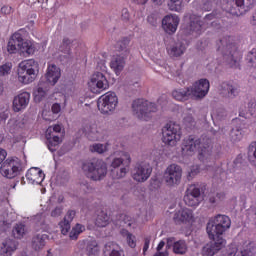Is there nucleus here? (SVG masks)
I'll list each match as a JSON object with an SVG mask.
<instances>
[{
  "label": "nucleus",
  "mask_w": 256,
  "mask_h": 256,
  "mask_svg": "<svg viewBox=\"0 0 256 256\" xmlns=\"http://www.w3.org/2000/svg\"><path fill=\"white\" fill-rule=\"evenodd\" d=\"M237 253H239V251L234 247L227 250L222 256H237Z\"/></svg>",
  "instance_id": "774afa93"
},
{
  "label": "nucleus",
  "mask_w": 256,
  "mask_h": 256,
  "mask_svg": "<svg viewBox=\"0 0 256 256\" xmlns=\"http://www.w3.org/2000/svg\"><path fill=\"white\" fill-rule=\"evenodd\" d=\"M103 253L105 256H123L121 248L114 242L106 243L103 249Z\"/></svg>",
  "instance_id": "72a5a7b5"
},
{
  "label": "nucleus",
  "mask_w": 256,
  "mask_h": 256,
  "mask_svg": "<svg viewBox=\"0 0 256 256\" xmlns=\"http://www.w3.org/2000/svg\"><path fill=\"white\" fill-rule=\"evenodd\" d=\"M100 249L97 240H88L86 242V255L87 256H99Z\"/></svg>",
  "instance_id": "4c0bfd02"
},
{
  "label": "nucleus",
  "mask_w": 256,
  "mask_h": 256,
  "mask_svg": "<svg viewBox=\"0 0 256 256\" xmlns=\"http://www.w3.org/2000/svg\"><path fill=\"white\" fill-rule=\"evenodd\" d=\"M23 127H25V122L15 118L10 119L6 125V129L9 131V133H17V131L23 129Z\"/></svg>",
  "instance_id": "f704fd0d"
},
{
  "label": "nucleus",
  "mask_w": 256,
  "mask_h": 256,
  "mask_svg": "<svg viewBox=\"0 0 256 256\" xmlns=\"http://www.w3.org/2000/svg\"><path fill=\"white\" fill-rule=\"evenodd\" d=\"M234 169L235 171H239V169H245V164H243V158L238 157L234 160Z\"/></svg>",
  "instance_id": "680f3d73"
},
{
  "label": "nucleus",
  "mask_w": 256,
  "mask_h": 256,
  "mask_svg": "<svg viewBox=\"0 0 256 256\" xmlns=\"http://www.w3.org/2000/svg\"><path fill=\"white\" fill-rule=\"evenodd\" d=\"M49 236L47 234H36L32 238V248L34 251H41L47 243Z\"/></svg>",
  "instance_id": "7c9ffc66"
},
{
  "label": "nucleus",
  "mask_w": 256,
  "mask_h": 256,
  "mask_svg": "<svg viewBox=\"0 0 256 256\" xmlns=\"http://www.w3.org/2000/svg\"><path fill=\"white\" fill-rule=\"evenodd\" d=\"M246 61L249 65V67H255L256 68V48L252 49L247 54Z\"/></svg>",
  "instance_id": "5fc2aeb1"
},
{
  "label": "nucleus",
  "mask_w": 256,
  "mask_h": 256,
  "mask_svg": "<svg viewBox=\"0 0 256 256\" xmlns=\"http://www.w3.org/2000/svg\"><path fill=\"white\" fill-rule=\"evenodd\" d=\"M181 177H183V169L177 164L169 165L164 172V181L169 187L179 185L181 183Z\"/></svg>",
  "instance_id": "dca6fc26"
},
{
  "label": "nucleus",
  "mask_w": 256,
  "mask_h": 256,
  "mask_svg": "<svg viewBox=\"0 0 256 256\" xmlns=\"http://www.w3.org/2000/svg\"><path fill=\"white\" fill-rule=\"evenodd\" d=\"M26 179L32 185H41L45 179V173L39 168H30L26 173Z\"/></svg>",
  "instance_id": "b1692460"
},
{
  "label": "nucleus",
  "mask_w": 256,
  "mask_h": 256,
  "mask_svg": "<svg viewBox=\"0 0 256 256\" xmlns=\"http://www.w3.org/2000/svg\"><path fill=\"white\" fill-rule=\"evenodd\" d=\"M231 227V219L227 215L218 214L214 220L207 223L206 231L209 239L221 237Z\"/></svg>",
  "instance_id": "39448f33"
},
{
  "label": "nucleus",
  "mask_w": 256,
  "mask_h": 256,
  "mask_svg": "<svg viewBox=\"0 0 256 256\" xmlns=\"http://www.w3.org/2000/svg\"><path fill=\"white\" fill-rule=\"evenodd\" d=\"M31 99V94L29 92H23L13 99V111L15 113H19V111H23V109L27 108L29 105V101Z\"/></svg>",
  "instance_id": "412c9836"
},
{
  "label": "nucleus",
  "mask_w": 256,
  "mask_h": 256,
  "mask_svg": "<svg viewBox=\"0 0 256 256\" xmlns=\"http://www.w3.org/2000/svg\"><path fill=\"white\" fill-rule=\"evenodd\" d=\"M185 37H199L203 33V21L195 14L188 15V22L181 29Z\"/></svg>",
  "instance_id": "9b49d317"
},
{
  "label": "nucleus",
  "mask_w": 256,
  "mask_h": 256,
  "mask_svg": "<svg viewBox=\"0 0 256 256\" xmlns=\"http://www.w3.org/2000/svg\"><path fill=\"white\" fill-rule=\"evenodd\" d=\"M83 231H85V226L76 224L69 233L71 241H77V239H79V234L83 233Z\"/></svg>",
  "instance_id": "c03bdc74"
},
{
  "label": "nucleus",
  "mask_w": 256,
  "mask_h": 256,
  "mask_svg": "<svg viewBox=\"0 0 256 256\" xmlns=\"http://www.w3.org/2000/svg\"><path fill=\"white\" fill-rule=\"evenodd\" d=\"M129 43L131 40L129 38H123L116 43V51L122 53L123 57H127L129 55Z\"/></svg>",
  "instance_id": "e433bc0d"
},
{
  "label": "nucleus",
  "mask_w": 256,
  "mask_h": 256,
  "mask_svg": "<svg viewBox=\"0 0 256 256\" xmlns=\"http://www.w3.org/2000/svg\"><path fill=\"white\" fill-rule=\"evenodd\" d=\"M179 26V16L167 15L162 20V27L166 33L173 35Z\"/></svg>",
  "instance_id": "aec40b11"
},
{
  "label": "nucleus",
  "mask_w": 256,
  "mask_h": 256,
  "mask_svg": "<svg viewBox=\"0 0 256 256\" xmlns=\"http://www.w3.org/2000/svg\"><path fill=\"white\" fill-rule=\"evenodd\" d=\"M248 160L251 165L256 167V141L252 142L248 147Z\"/></svg>",
  "instance_id": "a18cd8bd"
},
{
  "label": "nucleus",
  "mask_w": 256,
  "mask_h": 256,
  "mask_svg": "<svg viewBox=\"0 0 256 256\" xmlns=\"http://www.w3.org/2000/svg\"><path fill=\"white\" fill-rule=\"evenodd\" d=\"M210 239L212 241L205 244L201 249L202 256H215L227 244L223 236H214V238Z\"/></svg>",
  "instance_id": "2eb2a0df"
},
{
  "label": "nucleus",
  "mask_w": 256,
  "mask_h": 256,
  "mask_svg": "<svg viewBox=\"0 0 256 256\" xmlns=\"http://www.w3.org/2000/svg\"><path fill=\"white\" fill-rule=\"evenodd\" d=\"M73 42L69 38H64L59 46V52L63 53L60 55L61 61H69L73 59V52H71V44Z\"/></svg>",
  "instance_id": "393cba45"
},
{
  "label": "nucleus",
  "mask_w": 256,
  "mask_h": 256,
  "mask_svg": "<svg viewBox=\"0 0 256 256\" xmlns=\"http://www.w3.org/2000/svg\"><path fill=\"white\" fill-rule=\"evenodd\" d=\"M11 73V64H4L0 66V77H5Z\"/></svg>",
  "instance_id": "052dcab7"
},
{
  "label": "nucleus",
  "mask_w": 256,
  "mask_h": 256,
  "mask_svg": "<svg viewBox=\"0 0 256 256\" xmlns=\"http://www.w3.org/2000/svg\"><path fill=\"white\" fill-rule=\"evenodd\" d=\"M95 223L97 227H107V225L111 223V217L109 216V214H107V212L101 211L97 215Z\"/></svg>",
  "instance_id": "ea45409f"
},
{
  "label": "nucleus",
  "mask_w": 256,
  "mask_h": 256,
  "mask_svg": "<svg viewBox=\"0 0 256 256\" xmlns=\"http://www.w3.org/2000/svg\"><path fill=\"white\" fill-rule=\"evenodd\" d=\"M131 15L129 14V10L127 8H124L122 9V12H121V19L122 21H129Z\"/></svg>",
  "instance_id": "e2e57ef3"
},
{
  "label": "nucleus",
  "mask_w": 256,
  "mask_h": 256,
  "mask_svg": "<svg viewBox=\"0 0 256 256\" xmlns=\"http://www.w3.org/2000/svg\"><path fill=\"white\" fill-rule=\"evenodd\" d=\"M121 165H123V167H129V165H131V155H129V153L124 152L121 157L112 160L111 167L113 169H119Z\"/></svg>",
  "instance_id": "c85d7f7f"
},
{
  "label": "nucleus",
  "mask_w": 256,
  "mask_h": 256,
  "mask_svg": "<svg viewBox=\"0 0 256 256\" xmlns=\"http://www.w3.org/2000/svg\"><path fill=\"white\" fill-rule=\"evenodd\" d=\"M186 50L187 46H185V43L178 41L171 46L169 53L173 57H181V55H183Z\"/></svg>",
  "instance_id": "c9c22d12"
},
{
  "label": "nucleus",
  "mask_w": 256,
  "mask_h": 256,
  "mask_svg": "<svg viewBox=\"0 0 256 256\" xmlns=\"http://www.w3.org/2000/svg\"><path fill=\"white\" fill-rule=\"evenodd\" d=\"M209 80L200 79L196 81L192 87H188L190 91L191 97H195V99H204L207 97V93H209Z\"/></svg>",
  "instance_id": "a211bd4d"
},
{
  "label": "nucleus",
  "mask_w": 256,
  "mask_h": 256,
  "mask_svg": "<svg viewBox=\"0 0 256 256\" xmlns=\"http://www.w3.org/2000/svg\"><path fill=\"white\" fill-rule=\"evenodd\" d=\"M119 99L115 92H108L102 95L97 101V107L103 115H111L117 109Z\"/></svg>",
  "instance_id": "9d476101"
},
{
  "label": "nucleus",
  "mask_w": 256,
  "mask_h": 256,
  "mask_svg": "<svg viewBox=\"0 0 256 256\" xmlns=\"http://www.w3.org/2000/svg\"><path fill=\"white\" fill-rule=\"evenodd\" d=\"M219 94L225 99H235L239 95V90L237 86L229 82H223L219 86Z\"/></svg>",
  "instance_id": "4be33fe9"
},
{
  "label": "nucleus",
  "mask_w": 256,
  "mask_h": 256,
  "mask_svg": "<svg viewBox=\"0 0 256 256\" xmlns=\"http://www.w3.org/2000/svg\"><path fill=\"white\" fill-rule=\"evenodd\" d=\"M12 235L15 239H23V235H25V225L16 224L12 230Z\"/></svg>",
  "instance_id": "09e8293b"
},
{
  "label": "nucleus",
  "mask_w": 256,
  "mask_h": 256,
  "mask_svg": "<svg viewBox=\"0 0 256 256\" xmlns=\"http://www.w3.org/2000/svg\"><path fill=\"white\" fill-rule=\"evenodd\" d=\"M236 256H256L255 249L247 248L244 250H239Z\"/></svg>",
  "instance_id": "13d9d810"
},
{
  "label": "nucleus",
  "mask_w": 256,
  "mask_h": 256,
  "mask_svg": "<svg viewBox=\"0 0 256 256\" xmlns=\"http://www.w3.org/2000/svg\"><path fill=\"white\" fill-rule=\"evenodd\" d=\"M172 97L176 99V101H187L189 97H191V92L188 88L177 89L172 92Z\"/></svg>",
  "instance_id": "58836bf2"
},
{
  "label": "nucleus",
  "mask_w": 256,
  "mask_h": 256,
  "mask_svg": "<svg viewBox=\"0 0 256 256\" xmlns=\"http://www.w3.org/2000/svg\"><path fill=\"white\" fill-rule=\"evenodd\" d=\"M199 173V167L197 166H193L190 170V172L188 173V177L190 179H193V177H195V175H197Z\"/></svg>",
  "instance_id": "338daca9"
},
{
  "label": "nucleus",
  "mask_w": 256,
  "mask_h": 256,
  "mask_svg": "<svg viewBox=\"0 0 256 256\" xmlns=\"http://www.w3.org/2000/svg\"><path fill=\"white\" fill-rule=\"evenodd\" d=\"M201 201H203V197L193 196L191 194L184 195V203H186L188 207H197Z\"/></svg>",
  "instance_id": "79ce46f5"
},
{
  "label": "nucleus",
  "mask_w": 256,
  "mask_h": 256,
  "mask_svg": "<svg viewBox=\"0 0 256 256\" xmlns=\"http://www.w3.org/2000/svg\"><path fill=\"white\" fill-rule=\"evenodd\" d=\"M45 79V83H48V85H51V87L55 86L57 84V81L61 79V69L55 64L48 65Z\"/></svg>",
  "instance_id": "6ab92c4d"
},
{
  "label": "nucleus",
  "mask_w": 256,
  "mask_h": 256,
  "mask_svg": "<svg viewBox=\"0 0 256 256\" xmlns=\"http://www.w3.org/2000/svg\"><path fill=\"white\" fill-rule=\"evenodd\" d=\"M230 139L233 143H237L243 139V130L239 128H234L230 132Z\"/></svg>",
  "instance_id": "3c124183"
},
{
  "label": "nucleus",
  "mask_w": 256,
  "mask_h": 256,
  "mask_svg": "<svg viewBox=\"0 0 256 256\" xmlns=\"http://www.w3.org/2000/svg\"><path fill=\"white\" fill-rule=\"evenodd\" d=\"M183 123L187 129H193L195 125H197V122L195 121V118H193V114L191 113L184 114Z\"/></svg>",
  "instance_id": "49530a36"
},
{
  "label": "nucleus",
  "mask_w": 256,
  "mask_h": 256,
  "mask_svg": "<svg viewBox=\"0 0 256 256\" xmlns=\"http://www.w3.org/2000/svg\"><path fill=\"white\" fill-rule=\"evenodd\" d=\"M256 0H235V3H228L226 12L234 17H241L249 13L255 7Z\"/></svg>",
  "instance_id": "f8f14e48"
},
{
  "label": "nucleus",
  "mask_w": 256,
  "mask_h": 256,
  "mask_svg": "<svg viewBox=\"0 0 256 256\" xmlns=\"http://www.w3.org/2000/svg\"><path fill=\"white\" fill-rule=\"evenodd\" d=\"M8 53H17L19 52L20 55L24 57H29V55H33L35 53V47L29 41H25L23 39V35L21 33L16 32L14 33L7 46Z\"/></svg>",
  "instance_id": "20e7f679"
},
{
  "label": "nucleus",
  "mask_w": 256,
  "mask_h": 256,
  "mask_svg": "<svg viewBox=\"0 0 256 256\" xmlns=\"http://www.w3.org/2000/svg\"><path fill=\"white\" fill-rule=\"evenodd\" d=\"M185 194L192 195L194 197H201V188H199L195 184H191V185L188 186Z\"/></svg>",
  "instance_id": "864d4df0"
},
{
  "label": "nucleus",
  "mask_w": 256,
  "mask_h": 256,
  "mask_svg": "<svg viewBox=\"0 0 256 256\" xmlns=\"http://www.w3.org/2000/svg\"><path fill=\"white\" fill-rule=\"evenodd\" d=\"M97 69L102 72H95L91 77L90 88L93 93H100L101 91H105V89H109V81H107V77L104 74L107 72L105 61L98 63Z\"/></svg>",
  "instance_id": "423d86ee"
},
{
  "label": "nucleus",
  "mask_w": 256,
  "mask_h": 256,
  "mask_svg": "<svg viewBox=\"0 0 256 256\" xmlns=\"http://www.w3.org/2000/svg\"><path fill=\"white\" fill-rule=\"evenodd\" d=\"M248 112L252 117H256V100H250L248 103Z\"/></svg>",
  "instance_id": "bf43d9fd"
},
{
  "label": "nucleus",
  "mask_w": 256,
  "mask_h": 256,
  "mask_svg": "<svg viewBox=\"0 0 256 256\" xmlns=\"http://www.w3.org/2000/svg\"><path fill=\"white\" fill-rule=\"evenodd\" d=\"M22 171L23 162L17 157L6 159L0 167V173L3 177H6V179H15V177L21 175Z\"/></svg>",
  "instance_id": "6e6552de"
},
{
  "label": "nucleus",
  "mask_w": 256,
  "mask_h": 256,
  "mask_svg": "<svg viewBox=\"0 0 256 256\" xmlns=\"http://www.w3.org/2000/svg\"><path fill=\"white\" fill-rule=\"evenodd\" d=\"M175 243H177V241H175V237L167 238L166 249H171V247H173V249H175Z\"/></svg>",
  "instance_id": "0e129e2a"
},
{
  "label": "nucleus",
  "mask_w": 256,
  "mask_h": 256,
  "mask_svg": "<svg viewBox=\"0 0 256 256\" xmlns=\"http://www.w3.org/2000/svg\"><path fill=\"white\" fill-rule=\"evenodd\" d=\"M193 219V211L188 208L179 210L174 214L173 220L175 223H189Z\"/></svg>",
  "instance_id": "cd10ccee"
},
{
  "label": "nucleus",
  "mask_w": 256,
  "mask_h": 256,
  "mask_svg": "<svg viewBox=\"0 0 256 256\" xmlns=\"http://www.w3.org/2000/svg\"><path fill=\"white\" fill-rule=\"evenodd\" d=\"M168 9L176 12L181 11V9H183V0H169Z\"/></svg>",
  "instance_id": "603ef678"
},
{
  "label": "nucleus",
  "mask_w": 256,
  "mask_h": 256,
  "mask_svg": "<svg viewBox=\"0 0 256 256\" xmlns=\"http://www.w3.org/2000/svg\"><path fill=\"white\" fill-rule=\"evenodd\" d=\"M82 169L92 181H101L107 175V163L102 159L86 160Z\"/></svg>",
  "instance_id": "7ed1b4c3"
},
{
  "label": "nucleus",
  "mask_w": 256,
  "mask_h": 256,
  "mask_svg": "<svg viewBox=\"0 0 256 256\" xmlns=\"http://www.w3.org/2000/svg\"><path fill=\"white\" fill-rule=\"evenodd\" d=\"M187 251H188V247H187V242H185V240L176 241V243L174 244V249H173V252L176 255H185V253H187Z\"/></svg>",
  "instance_id": "37998d69"
},
{
  "label": "nucleus",
  "mask_w": 256,
  "mask_h": 256,
  "mask_svg": "<svg viewBox=\"0 0 256 256\" xmlns=\"http://www.w3.org/2000/svg\"><path fill=\"white\" fill-rule=\"evenodd\" d=\"M217 51L221 53L224 63L232 68L239 66V52L230 36L223 37L217 42Z\"/></svg>",
  "instance_id": "f03ea898"
},
{
  "label": "nucleus",
  "mask_w": 256,
  "mask_h": 256,
  "mask_svg": "<svg viewBox=\"0 0 256 256\" xmlns=\"http://www.w3.org/2000/svg\"><path fill=\"white\" fill-rule=\"evenodd\" d=\"M49 89H51V85L45 82V80H40L38 86L34 90V100L36 103H41L43 99L47 97V93H49Z\"/></svg>",
  "instance_id": "5701e85b"
},
{
  "label": "nucleus",
  "mask_w": 256,
  "mask_h": 256,
  "mask_svg": "<svg viewBox=\"0 0 256 256\" xmlns=\"http://www.w3.org/2000/svg\"><path fill=\"white\" fill-rule=\"evenodd\" d=\"M153 167L147 162H138L132 169V178L138 183H145L151 177Z\"/></svg>",
  "instance_id": "4468645a"
},
{
  "label": "nucleus",
  "mask_w": 256,
  "mask_h": 256,
  "mask_svg": "<svg viewBox=\"0 0 256 256\" xmlns=\"http://www.w3.org/2000/svg\"><path fill=\"white\" fill-rule=\"evenodd\" d=\"M128 171H129V169L127 167L112 169L111 177L114 179H123V177H125V175H127Z\"/></svg>",
  "instance_id": "de8ad7c7"
},
{
  "label": "nucleus",
  "mask_w": 256,
  "mask_h": 256,
  "mask_svg": "<svg viewBox=\"0 0 256 256\" xmlns=\"http://www.w3.org/2000/svg\"><path fill=\"white\" fill-rule=\"evenodd\" d=\"M197 149L199 150L198 159L202 163H211L213 160V141L209 138L198 139L194 136H189L183 140L182 155L191 156Z\"/></svg>",
  "instance_id": "f257e3e1"
},
{
  "label": "nucleus",
  "mask_w": 256,
  "mask_h": 256,
  "mask_svg": "<svg viewBox=\"0 0 256 256\" xmlns=\"http://www.w3.org/2000/svg\"><path fill=\"white\" fill-rule=\"evenodd\" d=\"M82 133L89 141H103L105 139V131L97 124H84Z\"/></svg>",
  "instance_id": "f3484780"
},
{
  "label": "nucleus",
  "mask_w": 256,
  "mask_h": 256,
  "mask_svg": "<svg viewBox=\"0 0 256 256\" xmlns=\"http://www.w3.org/2000/svg\"><path fill=\"white\" fill-rule=\"evenodd\" d=\"M77 212L75 210H68L64 216L63 221L59 223L62 235H67L71 229V222L75 219Z\"/></svg>",
  "instance_id": "a878e982"
},
{
  "label": "nucleus",
  "mask_w": 256,
  "mask_h": 256,
  "mask_svg": "<svg viewBox=\"0 0 256 256\" xmlns=\"http://www.w3.org/2000/svg\"><path fill=\"white\" fill-rule=\"evenodd\" d=\"M61 213H63V207H56L54 210H52L51 217H60Z\"/></svg>",
  "instance_id": "69168bd1"
},
{
  "label": "nucleus",
  "mask_w": 256,
  "mask_h": 256,
  "mask_svg": "<svg viewBox=\"0 0 256 256\" xmlns=\"http://www.w3.org/2000/svg\"><path fill=\"white\" fill-rule=\"evenodd\" d=\"M117 222L120 227H131L132 225L131 218L126 214H119L117 216Z\"/></svg>",
  "instance_id": "8fccbe9b"
},
{
  "label": "nucleus",
  "mask_w": 256,
  "mask_h": 256,
  "mask_svg": "<svg viewBox=\"0 0 256 256\" xmlns=\"http://www.w3.org/2000/svg\"><path fill=\"white\" fill-rule=\"evenodd\" d=\"M127 56L118 55L114 57L110 62V67L113 69L116 75H120L121 71L125 69V59Z\"/></svg>",
  "instance_id": "c756f323"
},
{
  "label": "nucleus",
  "mask_w": 256,
  "mask_h": 256,
  "mask_svg": "<svg viewBox=\"0 0 256 256\" xmlns=\"http://www.w3.org/2000/svg\"><path fill=\"white\" fill-rule=\"evenodd\" d=\"M35 79H37V74H33L31 72H27V70L18 68L19 83H22L23 85H29V83H33Z\"/></svg>",
  "instance_id": "473e14b6"
},
{
  "label": "nucleus",
  "mask_w": 256,
  "mask_h": 256,
  "mask_svg": "<svg viewBox=\"0 0 256 256\" xmlns=\"http://www.w3.org/2000/svg\"><path fill=\"white\" fill-rule=\"evenodd\" d=\"M19 69L27 71L28 73H32L37 75L39 73V64L34 59L23 61L19 64Z\"/></svg>",
  "instance_id": "2f4dec72"
},
{
  "label": "nucleus",
  "mask_w": 256,
  "mask_h": 256,
  "mask_svg": "<svg viewBox=\"0 0 256 256\" xmlns=\"http://www.w3.org/2000/svg\"><path fill=\"white\" fill-rule=\"evenodd\" d=\"M17 241L13 239H6L0 247V255L11 256L17 251Z\"/></svg>",
  "instance_id": "bb28decb"
},
{
  "label": "nucleus",
  "mask_w": 256,
  "mask_h": 256,
  "mask_svg": "<svg viewBox=\"0 0 256 256\" xmlns=\"http://www.w3.org/2000/svg\"><path fill=\"white\" fill-rule=\"evenodd\" d=\"M132 111L137 119L147 121L149 119V113H156L157 105L145 99H137L132 103Z\"/></svg>",
  "instance_id": "0eeeda50"
},
{
  "label": "nucleus",
  "mask_w": 256,
  "mask_h": 256,
  "mask_svg": "<svg viewBox=\"0 0 256 256\" xmlns=\"http://www.w3.org/2000/svg\"><path fill=\"white\" fill-rule=\"evenodd\" d=\"M124 235L126 236V241L132 249H135L137 244L135 243V236L133 234L129 233V231H124Z\"/></svg>",
  "instance_id": "6e6d98bb"
},
{
  "label": "nucleus",
  "mask_w": 256,
  "mask_h": 256,
  "mask_svg": "<svg viewBox=\"0 0 256 256\" xmlns=\"http://www.w3.org/2000/svg\"><path fill=\"white\" fill-rule=\"evenodd\" d=\"M46 145L51 151V153H54V151H57L59 145H61L63 134H61V125L56 124L54 126L48 127L46 130Z\"/></svg>",
  "instance_id": "ddd939ff"
},
{
  "label": "nucleus",
  "mask_w": 256,
  "mask_h": 256,
  "mask_svg": "<svg viewBox=\"0 0 256 256\" xmlns=\"http://www.w3.org/2000/svg\"><path fill=\"white\" fill-rule=\"evenodd\" d=\"M162 141L165 145L175 147L177 141H181V126L177 123L170 122L162 129Z\"/></svg>",
  "instance_id": "1a4fd4ad"
},
{
  "label": "nucleus",
  "mask_w": 256,
  "mask_h": 256,
  "mask_svg": "<svg viewBox=\"0 0 256 256\" xmlns=\"http://www.w3.org/2000/svg\"><path fill=\"white\" fill-rule=\"evenodd\" d=\"M215 5V0H206L205 2H203L201 9L202 11H213Z\"/></svg>",
  "instance_id": "4d7b16f0"
},
{
  "label": "nucleus",
  "mask_w": 256,
  "mask_h": 256,
  "mask_svg": "<svg viewBox=\"0 0 256 256\" xmlns=\"http://www.w3.org/2000/svg\"><path fill=\"white\" fill-rule=\"evenodd\" d=\"M89 151L90 153H97L98 155H103V153H107V151H109V143H94L89 146Z\"/></svg>",
  "instance_id": "a19ab883"
}]
</instances>
